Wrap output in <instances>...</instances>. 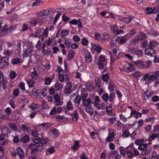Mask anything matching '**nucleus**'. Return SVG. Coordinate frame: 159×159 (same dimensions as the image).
Here are the masks:
<instances>
[{
	"mask_svg": "<svg viewBox=\"0 0 159 159\" xmlns=\"http://www.w3.org/2000/svg\"><path fill=\"white\" fill-rule=\"evenodd\" d=\"M85 86L87 90L91 92H93L94 88L91 83H86L85 84Z\"/></svg>",
	"mask_w": 159,
	"mask_h": 159,
	"instance_id": "obj_36",
	"label": "nucleus"
},
{
	"mask_svg": "<svg viewBox=\"0 0 159 159\" xmlns=\"http://www.w3.org/2000/svg\"><path fill=\"white\" fill-rule=\"evenodd\" d=\"M81 97L79 96H77L74 99L75 103L76 104H80L81 101Z\"/></svg>",
	"mask_w": 159,
	"mask_h": 159,
	"instance_id": "obj_55",
	"label": "nucleus"
},
{
	"mask_svg": "<svg viewBox=\"0 0 159 159\" xmlns=\"http://www.w3.org/2000/svg\"><path fill=\"white\" fill-rule=\"evenodd\" d=\"M79 142L76 141L74 142L73 145L71 147V149L74 152L75 151L79 146Z\"/></svg>",
	"mask_w": 159,
	"mask_h": 159,
	"instance_id": "obj_33",
	"label": "nucleus"
},
{
	"mask_svg": "<svg viewBox=\"0 0 159 159\" xmlns=\"http://www.w3.org/2000/svg\"><path fill=\"white\" fill-rule=\"evenodd\" d=\"M145 52L146 54L150 56L154 57L155 56V51L154 49L148 48L145 50Z\"/></svg>",
	"mask_w": 159,
	"mask_h": 159,
	"instance_id": "obj_12",
	"label": "nucleus"
},
{
	"mask_svg": "<svg viewBox=\"0 0 159 159\" xmlns=\"http://www.w3.org/2000/svg\"><path fill=\"white\" fill-rule=\"evenodd\" d=\"M41 145V146L40 144H39L38 145L36 148H33L31 151V153L32 154H34L39 151H41L43 149V148H42L43 146L42 144Z\"/></svg>",
	"mask_w": 159,
	"mask_h": 159,
	"instance_id": "obj_26",
	"label": "nucleus"
},
{
	"mask_svg": "<svg viewBox=\"0 0 159 159\" xmlns=\"http://www.w3.org/2000/svg\"><path fill=\"white\" fill-rule=\"evenodd\" d=\"M84 54L86 62L88 63L91 62L92 59L89 52L87 50H84Z\"/></svg>",
	"mask_w": 159,
	"mask_h": 159,
	"instance_id": "obj_14",
	"label": "nucleus"
},
{
	"mask_svg": "<svg viewBox=\"0 0 159 159\" xmlns=\"http://www.w3.org/2000/svg\"><path fill=\"white\" fill-rule=\"evenodd\" d=\"M129 135V132L127 130L123 131L122 134V137L123 138H126L128 137Z\"/></svg>",
	"mask_w": 159,
	"mask_h": 159,
	"instance_id": "obj_56",
	"label": "nucleus"
},
{
	"mask_svg": "<svg viewBox=\"0 0 159 159\" xmlns=\"http://www.w3.org/2000/svg\"><path fill=\"white\" fill-rule=\"evenodd\" d=\"M114 136V134L113 132L111 133L109 136L107 138L106 140L109 142L113 141Z\"/></svg>",
	"mask_w": 159,
	"mask_h": 159,
	"instance_id": "obj_43",
	"label": "nucleus"
},
{
	"mask_svg": "<svg viewBox=\"0 0 159 159\" xmlns=\"http://www.w3.org/2000/svg\"><path fill=\"white\" fill-rule=\"evenodd\" d=\"M16 150L17 154L21 159H23L24 157V154L23 150L20 148L18 147Z\"/></svg>",
	"mask_w": 159,
	"mask_h": 159,
	"instance_id": "obj_28",
	"label": "nucleus"
},
{
	"mask_svg": "<svg viewBox=\"0 0 159 159\" xmlns=\"http://www.w3.org/2000/svg\"><path fill=\"white\" fill-rule=\"evenodd\" d=\"M134 116V117L137 119L139 117H140L141 116V114L136 111L134 110H132L130 113V116L128 117V118H130Z\"/></svg>",
	"mask_w": 159,
	"mask_h": 159,
	"instance_id": "obj_17",
	"label": "nucleus"
},
{
	"mask_svg": "<svg viewBox=\"0 0 159 159\" xmlns=\"http://www.w3.org/2000/svg\"><path fill=\"white\" fill-rule=\"evenodd\" d=\"M8 65V59L4 57L2 58L0 61V67L3 68L6 67Z\"/></svg>",
	"mask_w": 159,
	"mask_h": 159,
	"instance_id": "obj_9",
	"label": "nucleus"
},
{
	"mask_svg": "<svg viewBox=\"0 0 159 159\" xmlns=\"http://www.w3.org/2000/svg\"><path fill=\"white\" fill-rule=\"evenodd\" d=\"M119 42V38L114 37L110 42V45L111 47H113L117 44H120Z\"/></svg>",
	"mask_w": 159,
	"mask_h": 159,
	"instance_id": "obj_25",
	"label": "nucleus"
},
{
	"mask_svg": "<svg viewBox=\"0 0 159 159\" xmlns=\"http://www.w3.org/2000/svg\"><path fill=\"white\" fill-rule=\"evenodd\" d=\"M146 38V36L145 34L140 33L139 35L136 38L134 39V42L141 41L145 39Z\"/></svg>",
	"mask_w": 159,
	"mask_h": 159,
	"instance_id": "obj_27",
	"label": "nucleus"
},
{
	"mask_svg": "<svg viewBox=\"0 0 159 159\" xmlns=\"http://www.w3.org/2000/svg\"><path fill=\"white\" fill-rule=\"evenodd\" d=\"M34 52L33 47L32 46L25 48L24 50V55L25 57H27L31 56Z\"/></svg>",
	"mask_w": 159,
	"mask_h": 159,
	"instance_id": "obj_8",
	"label": "nucleus"
},
{
	"mask_svg": "<svg viewBox=\"0 0 159 159\" xmlns=\"http://www.w3.org/2000/svg\"><path fill=\"white\" fill-rule=\"evenodd\" d=\"M13 52V50L12 49L10 50L7 49L4 50L3 54L6 56H10L12 54Z\"/></svg>",
	"mask_w": 159,
	"mask_h": 159,
	"instance_id": "obj_38",
	"label": "nucleus"
},
{
	"mask_svg": "<svg viewBox=\"0 0 159 159\" xmlns=\"http://www.w3.org/2000/svg\"><path fill=\"white\" fill-rule=\"evenodd\" d=\"M101 34H100L98 33H96L95 34V36H94L95 39H96V40H97L100 42H101Z\"/></svg>",
	"mask_w": 159,
	"mask_h": 159,
	"instance_id": "obj_60",
	"label": "nucleus"
},
{
	"mask_svg": "<svg viewBox=\"0 0 159 159\" xmlns=\"http://www.w3.org/2000/svg\"><path fill=\"white\" fill-rule=\"evenodd\" d=\"M65 87V93L66 94V95H69L72 92L71 89L72 86L71 83L70 82L67 83Z\"/></svg>",
	"mask_w": 159,
	"mask_h": 159,
	"instance_id": "obj_11",
	"label": "nucleus"
},
{
	"mask_svg": "<svg viewBox=\"0 0 159 159\" xmlns=\"http://www.w3.org/2000/svg\"><path fill=\"white\" fill-rule=\"evenodd\" d=\"M155 76L153 73L150 75L147 74L144 75L143 79V80L145 81V84H148L150 83L153 82L155 80H157Z\"/></svg>",
	"mask_w": 159,
	"mask_h": 159,
	"instance_id": "obj_4",
	"label": "nucleus"
},
{
	"mask_svg": "<svg viewBox=\"0 0 159 159\" xmlns=\"http://www.w3.org/2000/svg\"><path fill=\"white\" fill-rule=\"evenodd\" d=\"M51 81L52 80L48 77H46L44 80L45 84L46 85H49Z\"/></svg>",
	"mask_w": 159,
	"mask_h": 159,
	"instance_id": "obj_62",
	"label": "nucleus"
},
{
	"mask_svg": "<svg viewBox=\"0 0 159 159\" xmlns=\"http://www.w3.org/2000/svg\"><path fill=\"white\" fill-rule=\"evenodd\" d=\"M118 50L114 48L112 50L110 55L111 62L113 63L115 60L118 58V56L116 55Z\"/></svg>",
	"mask_w": 159,
	"mask_h": 159,
	"instance_id": "obj_10",
	"label": "nucleus"
},
{
	"mask_svg": "<svg viewBox=\"0 0 159 159\" xmlns=\"http://www.w3.org/2000/svg\"><path fill=\"white\" fill-rule=\"evenodd\" d=\"M132 75L135 77H140L142 75L141 72L139 71H136L132 74Z\"/></svg>",
	"mask_w": 159,
	"mask_h": 159,
	"instance_id": "obj_51",
	"label": "nucleus"
},
{
	"mask_svg": "<svg viewBox=\"0 0 159 159\" xmlns=\"http://www.w3.org/2000/svg\"><path fill=\"white\" fill-rule=\"evenodd\" d=\"M91 49L94 50L97 52L100 53L102 49V47L97 44H91Z\"/></svg>",
	"mask_w": 159,
	"mask_h": 159,
	"instance_id": "obj_20",
	"label": "nucleus"
},
{
	"mask_svg": "<svg viewBox=\"0 0 159 159\" xmlns=\"http://www.w3.org/2000/svg\"><path fill=\"white\" fill-rule=\"evenodd\" d=\"M156 137H159V134H154L152 135L149 138L148 140L151 141L154 140Z\"/></svg>",
	"mask_w": 159,
	"mask_h": 159,
	"instance_id": "obj_53",
	"label": "nucleus"
},
{
	"mask_svg": "<svg viewBox=\"0 0 159 159\" xmlns=\"http://www.w3.org/2000/svg\"><path fill=\"white\" fill-rule=\"evenodd\" d=\"M49 135L53 138H56L58 137L59 134L58 130L54 129L51 130L49 132Z\"/></svg>",
	"mask_w": 159,
	"mask_h": 159,
	"instance_id": "obj_21",
	"label": "nucleus"
},
{
	"mask_svg": "<svg viewBox=\"0 0 159 159\" xmlns=\"http://www.w3.org/2000/svg\"><path fill=\"white\" fill-rule=\"evenodd\" d=\"M46 41V40L45 41L43 44H42L41 40L39 39L36 45V48L38 49H41L44 50L45 46Z\"/></svg>",
	"mask_w": 159,
	"mask_h": 159,
	"instance_id": "obj_19",
	"label": "nucleus"
},
{
	"mask_svg": "<svg viewBox=\"0 0 159 159\" xmlns=\"http://www.w3.org/2000/svg\"><path fill=\"white\" fill-rule=\"evenodd\" d=\"M7 82L6 79L3 77V73L0 71V88H1L2 84L4 86H5Z\"/></svg>",
	"mask_w": 159,
	"mask_h": 159,
	"instance_id": "obj_16",
	"label": "nucleus"
},
{
	"mask_svg": "<svg viewBox=\"0 0 159 159\" xmlns=\"http://www.w3.org/2000/svg\"><path fill=\"white\" fill-rule=\"evenodd\" d=\"M134 143L137 145L140 146L144 143V140L142 139H137L134 141Z\"/></svg>",
	"mask_w": 159,
	"mask_h": 159,
	"instance_id": "obj_41",
	"label": "nucleus"
},
{
	"mask_svg": "<svg viewBox=\"0 0 159 159\" xmlns=\"http://www.w3.org/2000/svg\"><path fill=\"white\" fill-rule=\"evenodd\" d=\"M75 54V52L72 50H70L68 53V57L70 59H72Z\"/></svg>",
	"mask_w": 159,
	"mask_h": 159,
	"instance_id": "obj_45",
	"label": "nucleus"
},
{
	"mask_svg": "<svg viewBox=\"0 0 159 159\" xmlns=\"http://www.w3.org/2000/svg\"><path fill=\"white\" fill-rule=\"evenodd\" d=\"M36 68H33V70L30 74V76L31 77V79L33 80H36L38 78V75L37 72L35 70Z\"/></svg>",
	"mask_w": 159,
	"mask_h": 159,
	"instance_id": "obj_23",
	"label": "nucleus"
},
{
	"mask_svg": "<svg viewBox=\"0 0 159 159\" xmlns=\"http://www.w3.org/2000/svg\"><path fill=\"white\" fill-rule=\"evenodd\" d=\"M82 101L84 106L86 107L88 106H91L90 104L91 103V101L90 99H82Z\"/></svg>",
	"mask_w": 159,
	"mask_h": 159,
	"instance_id": "obj_30",
	"label": "nucleus"
},
{
	"mask_svg": "<svg viewBox=\"0 0 159 159\" xmlns=\"http://www.w3.org/2000/svg\"><path fill=\"white\" fill-rule=\"evenodd\" d=\"M98 62H106L105 57L103 55H101L99 57Z\"/></svg>",
	"mask_w": 159,
	"mask_h": 159,
	"instance_id": "obj_57",
	"label": "nucleus"
},
{
	"mask_svg": "<svg viewBox=\"0 0 159 159\" xmlns=\"http://www.w3.org/2000/svg\"><path fill=\"white\" fill-rule=\"evenodd\" d=\"M41 141L39 137H34L33 138V142L35 144L38 143Z\"/></svg>",
	"mask_w": 159,
	"mask_h": 159,
	"instance_id": "obj_58",
	"label": "nucleus"
},
{
	"mask_svg": "<svg viewBox=\"0 0 159 159\" xmlns=\"http://www.w3.org/2000/svg\"><path fill=\"white\" fill-rule=\"evenodd\" d=\"M88 94L85 88H83L81 90V98L82 99H84L87 98Z\"/></svg>",
	"mask_w": 159,
	"mask_h": 159,
	"instance_id": "obj_29",
	"label": "nucleus"
},
{
	"mask_svg": "<svg viewBox=\"0 0 159 159\" xmlns=\"http://www.w3.org/2000/svg\"><path fill=\"white\" fill-rule=\"evenodd\" d=\"M2 22V20H0V36H1L7 34L8 32H10L11 31L7 29V25H5L1 28Z\"/></svg>",
	"mask_w": 159,
	"mask_h": 159,
	"instance_id": "obj_7",
	"label": "nucleus"
},
{
	"mask_svg": "<svg viewBox=\"0 0 159 159\" xmlns=\"http://www.w3.org/2000/svg\"><path fill=\"white\" fill-rule=\"evenodd\" d=\"M49 28L48 27H46L45 29L43 30L42 33V35L45 37L48 36V34Z\"/></svg>",
	"mask_w": 159,
	"mask_h": 159,
	"instance_id": "obj_52",
	"label": "nucleus"
},
{
	"mask_svg": "<svg viewBox=\"0 0 159 159\" xmlns=\"http://www.w3.org/2000/svg\"><path fill=\"white\" fill-rule=\"evenodd\" d=\"M129 38L128 34H127L125 35L122 36L120 38H119V41L120 44H122L125 42Z\"/></svg>",
	"mask_w": 159,
	"mask_h": 159,
	"instance_id": "obj_22",
	"label": "nucleus"
},
{
	"mask_svg": "<svg viewBox=\"0 0 159 159\" xmlns=\"http://www.w3.org/2000/svg\"><path fill=\"white\" fill-rule=\"evenodd\" d=\"M47 90L44 89L43 90H42L40 92L41 95L43 97H45L47 95Z\"/></svg>",
	"mask_w": 159,
	"mask_h": 159,
	"instance_id": "obj_63",
	"label": "nucleus"
},
{
	"mask_svg": "<svg viewBox=\"0 0 159 159\" xmlns=\"http://www.w3.org/2000/svg\"><path fill=\"white\" fill-rule=\"evenodd\" d=\"M29 107L33 110H35L40 108V106L39 105L34 103H32L30 105Z\"/></svg>",
	"mask_w": 159,
	"mask_h": 159,
	"instance_id": "obj_46",
	"label": "nucleus"
},
{
	"mask_svg": "<svg viewBox=\"0 0 159 159\" xmlns=\"http://www.w3.org/2000/svg\"><path fill=\"white\" fill-rule=\"evenodd\" d=\"M66 107L67 111H72L74 109L73 105L71 102L70 101L67 102Z\"/></svg>",
	"mask_w": 159,
	"mask_h": 159,
	"instance_id": "obj_34",
	"label": "nucleus"
},
{
	"mask_svg": "<svg viewBox=\"0 0 159 159\" xmlns=\"http://www.w3.org/2000/svg\"><path fill=\"white\" fill-rule=\"evenodd\" d=\"M154 10L149 7H147L145 10V12L147 14H152L154 12Z\"/></svg>",
	"mask_w": 159,
	"mask_h": 159,
	"instance_id": "obj_59",
	"label": "nucleus"
},
{
	"mask_svg": "<svg viewBox=\"0 0 159 159\" xmlns=\"http://www.w3.org/2000/svg\"><path fill=\"white\" fill-rule=\"evenodd\" d=\"M143 53V51L140 49H136L135 54L137 55L138 57H141Z\"/></svg>",
	"mask_w": 159,
	"mask_h": 159,
	"instance_id": "obj_48",
	"label": "nucleus"
},
{
	"mask_svg": "<svg viewBox=\"0 0 159 159\" xmlns=\"http://www.w3.org/2000/svg\"><path fill=\"white\" fill-rule=\"evenodd\" d=\"M109 38V35L106 33H102L101 34V42H102Z\"/></svg>",
	"mask_w": 159,
	"mask_h": 159,
	"instance_id": "obj_35",
	"label": "nucleus"
},
{
	"mask_svg": "<svg viewBox=\"0 0 159 159\" xmlns=\"http://www.w3.org/2000/svg\"><path fill=\"white\" fill-rule=\"evenodd\" d=\"M119 117L120 119L124 122H126L127 120V119L130 118H128V117H125V116L122 114H120L119 115Z\"/></svg>",
	"mask_w": 159,
	"mask_h": 159,
	"instance_id": "obj_49",
	"label": "nucleus"
},
{
	"mask_svg": "<svg viewBox=\"0 0 159 159\" xmlns=\"http://www.w3.org/2000/svg\"><path fill=\"white\" fill-rule=\"evenodd\" d=\"M85 110L90 115L92 116L93 115V110L91 105L86 107H85Z\"/></svg>",
	"mask_w": 159,
	"mask_h": 159,
	"instance_id": "obj_32",
	"label": "nucleus"
},
{
	"mask_svg": "<svg viewBox=\"0 0 159 159\" xmlns=\"http://www.w3.org/2000/svg\"><path fill=\"white\" fill-rule=\"evenodd\" d=\"M135 18L133 17L129 16L125 17L122 19L123 21L126 23H128L130 22L131 21L133 22V24H138L139 23L136 22H135Z\"/></svg>",
	"mask_w": 159,
	"mask_h": 159,
	"instance_id": "obj_13",
	"label": "nucleus"
},
{
	"mask_svg": "<svg viewBox=\"0 0 159 159\" xmlns=\"http://www.w3.org/2000/svg\"><path fill=\"white\" fill-rule=\"evenodd\" d=\"M96 85L95 87V89L97 91L100 89L101 86L100 80L98 79H96L95 80Z\"/></svg>",
	"mask_w": 159,
	"mask_h": 159,
	"instance_id": "obj_37",
	"label": "nucleus"
},
{
	"mask_svg": "<svg viewBox=\"0 0 159 159\" xmlns=\"http://www.w3.org/2000/svg\"><path fill=\"white\" fill-rule=\"evenodd\" d=\"M30 137L27 135H25L21 139V141L25 143H27L30 141Z\"/></svg>",
	"mask_w": 159,
	"mask_h": 159,
	"instance_id": "obj_44",
	"label": "nucleus"
},
{
	"mask_svg": "<svg viewBox=\"0 0 159 159\" xmlns=\"http://www.w3.org/2000/svg\"><path fill=\"white\" fill-rule=\"evenodd\" d=\"M57 121L58 122H62L64 120H66L67 119L64 117L62 116L58 115L57 116L56 118Z\"/></svg>",
	"mask_w": 159,
	"mask_h": 159,
	"instance_id": "obj_40",
	"label": "nucleus"
},
{
	"mask_svg": "<svg viewBox=\"0 0 159 159\" xmlns=\"http://www.w3.org/2000/svg\"><path fill=\"white\" fill-rule=\"evenodd\" d=\"M115 93H111L109 96L107 93H105L101 96V98L106 102L109 100V102H113L114 99L115 98Z\"/></svg>",
	"mask_w": 159,
	"mask_h": 159,
	"instance_id": "obj_2",
	"label": "nucleus"
},
{
	"mask_svg": "<svg viewBox=\"0 0 159 159\" xmlns=\"http://www.w3.org/2000/svg\"><path fill=\"white\" fill-rule=\"evenodd\" d=\"M110 28L111 31L116 34H118L122 33H124L123 32L122 30H118L116 26V25H111Z\"/></svg>",
	"mask_w": 159,
	"mask_h": 159,
	"instance_id": "obj_15",
	"label": "nucleus"
},
{
	"mask_svg": "<svg viewBox=\"0 0 159 159\" xmlns=\"http://www.w3.org/2000/svg\"><path fill=\"white\" fill-rule=\"evenodd\" d=\"M151 100L153 102H156L159 101V97L157 95H154L152 97Z\"/></svg>",
	"mask_w": 159,
	"mask_h": 159,
	"instance_id": "obj_64",
	"label": "nucleus"
},
{
	"mask_svg": "<svg viewBox=\"0 0 159 159\" xmlns=\"http://www.w3.org/2000/svg\"><path fill=\"white\" fill-rule=\"evenodd\" d=\"M152 94V93L148 91H144L143 93V102L146 103V101L149 99L151 98Z\"/></svg>",
	"mask_w": 159,
	"mask_h": 159,
	"instance_id": "obj_18",
	"label": "nucleus"
},
{
	"mask_svg": "<svg viewBox=\"0 0 159 159\" xmlns=\"http://www.w3.org/2000/svg\"><path fill=\"white\" fill-rule=\"evenodd\" d=\"M55 86L57 90H60L63 88V85L58 83H57L55 84Z\"/></svg>",
	"mask_w": 159,
	"mask_h": 159,
	"instance_id": "obj_61",
	"label": "nucleus"
},
{
	"mask_svg": "<svg viewBox=\"0 0 159 159\" xmlns=\"http://www.w3.org/2000/svg\"><path fill=\"white\" fill-rule=\"evenodd\" d=\"M34 80H26L27 84H28L29 88L33 87L34 84Z\"/></svg>",
	"mask_w": 159,
	"mask_h": 159,
	"instance_id": "obj_42",
	"label": "nucleus"
},
{
	"mask_svg": "<svg viewBox=\"0 0 159 159\" xmlns=\"http://www.w3.org/2000/svg\"><path fill=\"white\" fill-rule=\"evenodd\" d=\"M115 87V85L112 83H109L108 84V89L110 92L113 91Z\"/></svg>",
	"mask_w": 159,
	"mask_h": 159,
	"instance_id": "obj_50",
	"label": "nucleus"
},
{
	"mask_svg": "<svg viewBox=\"0 0 159 159\" xmlns=\"http://www.w3.org/2000/svg\"><path fill=\"white\" fill-rule=\"evenodd\" d=\"M21 61L20 59L18 58H15L11 60V62L13 65L19 64Z\"/></svg>",
	"mask_w": 159,
	"mask_h": 159,
	"instance_id": "obj_39",
	"label": "nucleus"
},
{
	"mask_svg": "<svg viewBox=\"0 0 159 159\" xmlns=\"http://www.w3.org/2000/svg\"><path fill=\"white\" fill-rule=\"evenodd\" d=\"M148 145L147 143H144L138 147V149L141 151V154L142 155H147L148 154Z\"/></svg>",
	"mask_w": 159,
	"mask_h": 159,
	"instance_id": "obj_6",
	"label": "nucleus"
},
{
	"mask_svg": "<svg viewBox=\"0 0 159 159\" xmlns=\"http://www.w3.org/2000/svg\"><path fill=\"white\" fill-rule=\"evenodd\" d=\"M77 110H75L73 112V115L72 117V119L74 121H76L78 118V115L77 114Z\"/></svg>",
	"mask_w": 159,
	"mask_h": 159,
	"instance_id": "obj_47",
	"label": "nucleus"
},
{
	"mask_svg": "<svg viewBox=\"0 0 159 159\" xmlns=\"http://www.w3.org/2000/svg\"><path fill=\"white\" fill-rule=\"evenodd\" d=\"M123 68L124 71L128 73L133 72L135 70L133 65L127 62L123 65Z\"/></svg>",
	"mask_w": 159,
	"mask_h": 159,
	"instance_id": "obj_5",
	"label": "nucleus"
},
{
	"mask_svg": "<svg viewBox=\"0 0 159 159\" xmlns=\"http://www.w3.org/2000/svg\"><path fill=\"white\" fill-rule=\"evenodd\" d=\"M89 41L86 38H83L81 40V44L83 46H87L88 44Z\"/></svg>",
	"mask_w": 159,
	"mask_h": 159,
	"instance_id": "obj_54",
	"label": "nucleus"
},
{
	"mask_svg": "<svg viewBox=\"0 0 159 159\" xmlns=\"http://www.w3.org/2000/svg\"><path fill=\"white\" fill-rule=\"evenodd\" d=\"M130 146L126 148L122 147L119 148L120 153L121 155L124 157L127 156L129 158H133L134 156H137L139 155V152L137 149L133 147L132 151L130 150L129 148Z\"/></svg>",
	"mask_w": 159,
	"mask_h": 159,
	"instance_id": "obj_1",
	"label": "nucleus"
},
{
	"mask_svg": "<svg viewBox=\"0 0 159 159\" xmlns=\"http://www.w3.org/2000/svg\"><path fill=\"white\" fill-rule=\"evenodd\" d=\"M158 43L156 40H150L148 43V46L150 47H155L158 46Z\"/></svg>",
	"mask_w": 159,
	"mask_h": 159,
	"instance_id": "obj_31",
	"label": "nucleus"
},
{
	"mask_svg": "<svg viewBox=\"0 0 159 159\" xmlns=\"http://www.w3.org/2000/svg\"><path fill=\"white\" fill-rule=\"evenodd\" d=\"M132 61L134 64L139 67L146 68L149 67L151 64L150 61Z\"/></svg>",
	"mask_w": 159,
	"mask_h": 159,
	"instance_id": "obj_3",
	"label": "nucleus"
},
{
	"mask_svg": "<svg viewBox=\"0 0 159 159\" xmlns=\"http://www.w3.org/2000/svg\"><path fill=\"white\" fill-rule=\"evenodd\" d=\"M51 125L49 123H43L39 124V128L41 130L45 129L51 126Z\"/></svg>",
	"mask_w": 159,
	"mask_h": 159,
	"instance_id": "obj_24",
	"label": "nucleus"
}]
</instances>
